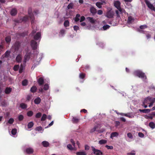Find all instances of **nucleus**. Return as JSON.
Here are the masks:
<instances>
[{
	"instance_id": "nucleus-1",
	"label": "nucleus",
	"mask_w": 155,
	"mask_h": 155,
	"mask_svg": "<svg viewBox=\"0 0 155 155\" xmlns=\"http://www.w3.org/2000/svg\"><path fill=\"white\" fill-rule=\"evenodd\" d=\"M134 74L135 75L142 78H145V79L147 78L146 76L145 75V74L140 71L137 70L134 71Z\"/></svg>"
},
{
	"instance_id": "nucleus-2",
	"label": "nucleus",
	"mask_w": 155,
	"mask_h": 155,
	"mask_svg": "<svg viewBox=\"0 0 155 155\" xmlns=\"http://www.w3.org/2000/svg\"><path fill=\"white\" fill-rule=\"evenodd\" d=\"M114 6L118 10L120 13H122L123 11L120 6L121 3L119 1H115L114 2Z\"/></svg>"
},
{
	"instance_id": "nucleus-3",
	"label": "nucleus",
	"mask_w": 155,
	"mask_h": 155,
	"mask_svg": "<svg viewBox=\"0 0 155 155\" xmlns=\"http://www.w3.org/2000/svg\"><path fill=\"white\" fill-rule=\"evenodd\" d=\"M28 13L29 18L31 20V24L33 25L34 22L35 18L34 15L32 13V11L31 8H29L28 10Z\"/></svg>"
},
{
	"instance_id": "nucleus-4",
	"label": "nucleus",
	"mask_w": 155,
	"mask_h": 155,
	"mask_svg": "<svg viewBox=\"0 0 155 155\" xmlns=\"http://www.w3.org/2000/svg\"><path fill=\"white\" fill-rule=\"evenodd\" d=\"M21 42L18 41H16L15 42L13 46V48L15 51H18L21 46Z\"/></svg>"
},
{
	"instance_id": "nucleus-5",
	"label": "nucleus",
	"mask_w": 155,
	"mask_h": 155,
	"mask_svg": "<svg viewBox=\"0 0 155 155\" xmlns=\"http://www.w3.org/2000/svg\"><path fill=\"white\" fill-rule=\"evenodd\" d=\"M111 9L108 10L107 11L106 16L108 18H112L113 17L114 12V11H111Z\"/></svg>"
},
{
	"instance_id": "nucleus-6",
	"label": "nucleus",
	"mask_w": 155,
	"mask_h": 155,
	"mask_svg": "<svg viewBox=\"0 0 155 155\" xmlns=\"http://www.w3.org/2000/svg\"><path fill=\"white\" fill-rule=\"evenodd\" d=\"M144 2L149 8L155 11V7L152 4L150 3L149 1L147 0H144Z\"/></svg>"
},
{
	"instance_id": "nucleus-7",
	"label": "nucleus",
	"mask_w": 155,
	"mask_h": 155,
	"mask_svg": "<svg viewBox=\"0 0 155 155\" xmlns=\"http://www.w3.org/2000/svg\"><path fill=\"white\" fill-rule=\"evenodd\" d=\"M95 131L98 132L99 133H101L102 131L99 130V127L98 125L95 126L94 127L91 129L90 132L91 133H93Z\"/></svg>"
},
{
	"instance_id": "nucleus-8",
	"label": "nucleus",
	"mask_w": 155,
	"mask_h": 155,
	"mask_svg": "<svg viewBox=\"0 0 155 155\" xmlns=\"http://www.w3.org/2000/svg\"><path fill=\"white\" fill-rule=\"evenodd\" d=\"M94 153L96 155H103V153L100 150L96 149L94 147H92Z\"/></svg>"
},
{
	"instance_id": "nucleus-9",
	"label": "nucleus",
	"mask_w": 155,
	"mask_h": 155,
	"mask_svg": "<svg viewBox=\"0 0 155 155\" xmlns=\"http://www.w3.org/2000/svg\"><path fill=\"white\" fill-rule=\"evenodd\" d=\"M31 45L33 50H35L37 48L38 44L34 40H32L31 41Z\"/></svg>"
},
{
	"instance_id": "nucleus-10",
	"label": "nucleus",
	"mask_w": 155,
	"mask_h": 155,
	"mask_svg": "<svg viewBox=\"0 0 155 155\" xmlns=\"http://www.w3.org/2000/svg\"><path fill=\"white\" fill-rule=\"evenodd\" d=\"M30 58V53H28L26 54L24 58V60L23 62L24 63H26L27 61H29Z\"/></svg>"
},
{
	"instance_id": "nucleus-11",
	"label": "nucleus",
	"mask_w": 155,
	"mask_h": 155,
	"mask_svg": "<svg viewBox=\"0 0 155 155\" xmlns=\"http://www.w3.org/2000/svg\"><path fill=\"white\" fill-rule=\"evenodd\" d=\"M25 151L27 154H31L33 153L34 150L32 148L28 147L26 149Z\"/></svg>"
},
{
	"instance_id": "nucleus-12",
	"label": "nucleus",
	"mask_w": 155,
	"mask_h": 155,
	"mask_svg": "<svg viewBox=\"0 0 155 155\" xmlns=\"http://www.w3.org/2000/svg\"><path fill=\"white\" fill-rule=\"evenodd\" d=\"M90 12L93 15H94L97 12V10L94 7L91 6L90 8Z\"/></svg>"
},
{
	"instance_id": "nucleus-13",
	"label": "nucleus",
	"mask_w": 155,
	"mask_h": 155,
	"mask_svg": "<svg viewBox=\"0 0 155 155\" xmlns=\"http://www.w3.org/2000/svg\"><path fill=\"white\" fill-rule=\"evenodd\" d=\"M34 39L36 40H40L41 38V34L40 32H37L34 36Z\"/></svg>"
},
{
	"instance_id": "nucleus-14",
	"label": "nucleus",
	"mask_w": 155,
	"mask_h": 155,
	"mask_svg": "<svg viewBox=\"0 0 155 155\" xmlns=\"http://www.w3.org/2000/svg\"><path fill=\"white\" fill-rule=\"evenodd\" d=\"M37 82L39 86L42 85L44 83V81L42 77L39 78Z\"/></svg>"
},
{
	"instance_id": "nucleus-15",
	"label": "nucleus",
	"mask_w": 155,
	"mask_h": 155,
	"mask_svg": "<svg viewBox=\"0 0 155 155\" xmlns=\"http://www.w3.org/2000/svg\"><path fill=\"white\" fill-rule=\"evenodd\" d=\"M12 91V88L11 87H7L5 90V93L6 94H9Z\"/></svg>"
},
{
	"instance_id": "nucleus-16",
	"label": "nucleus",
	"mask_w": 155,
	"mask_h": 155,
	"mask_svg": "<svg viewBox=\"0 0 155 155\" xmlns=\"http://www.w3.org/2000/svg\"><path fill=\"white\" fill-rule=\"evenodd\" d=\"M120 114L121 115H124L130 118H132L133 117H134V116L132 115H131L130 113H128L127 114L121 113Z\"/></svg>"
},
{
	"instance_id": "nucleus-17",
	"label": "nucleus",
	"mask_w": 155,
	"mask_h": 155,
	"mask_svg": "<svg viewBox=\"0 0 155 155\" xmlns=\"http://www.w3.org/2000/svg\"><path fill=\"white\" fill-rule=\"evenodd\" d=\"M22 59L21 55V54H18L16 58V60L18 62H20L21 61Z\"/></svg>"
},
{
	"instance_id": "nucleus-18",
	"label": "nucleus",
	"mask_w": 155,
	"mask_h": 155,
	"mask_svg": "<svg viewBox=\"0 0 155 155\" xmlns=\"http://www.w3.org/2000/svg\"><path fill=\"white\" fill-rule=\"evenodd\" d=\"M17 13V11L16 8H13L11 11L10 14L12 16L15 15Z\"/></svg>"
},
{
	"instance_id": "nucleus-19",
	"label": "nucleus",
	"mask_w": 155,
	"mask_h": 155,
	"mask_svg": "<svg viewBox=\"0 0 155 155\" xmlns=\"http://www.w3.org/2000/svg\"><path fill=\"white\" fill-rule=\"evenodd\" d=\"M87 19L92 24H94L95 22V20L93 18L88 17Z\"/></svg>"
},
{
	"instance_id": "nucleus-20",
	"label": "nucleus",
	"mask_w": 155,
	"mask_h": 155,
	"mask_svg": "<svg viewBox=\"0 0 155 155\" xmlns=\"http://www.w3.org/2000/svg\"><path fill=\"white\" fill-rule=\"evenodd\" d=\"M42 144L44 147H48L49 146V143L48 141H44L42 142Z\"/></svg>"
},
{
	"instance_id": "nucleus-21",
	"label": "nucleus",
	"mask_w": 155,
	"mask_h": 155,
	"mask_svg": "<svg viewBox=\"0 0 155 155\" xmlns=\"http://www.w3.org/2000/svg\"><path fill=\"white\" fill-rule=\"evenodd\" d=\"M139 110L141 112H143L145 113L149 112L151 111V109H139Z\"/></svg>"
},
{
	"instance_id": "nucleus-22",
	"label": "nucleus",
	"mask_w": 155,
	"mask_h": 155,
	"mask_svg": "<svg viewBox=\"0 0 155 155\" xmlns=\"http://www.w3.org/2000/svg\"><path fill=\"white\" fill-rule=\"evenodd\" d=\"M119 135V134L117 132H113L111 133L110 135V138H113L114 137H117Z\"/></svg>"
},
{
	"instance_id": "nucleus-23",
	"label": "nucleus",
	"mask_w": 155,
	"mask_h": 155,
	"mask_svg": "<svg viewBox=\"0 0 155 155\" xmlns=\"http://www.w3.org/2000/svg\"><path fill=\"white\" fill-rule=\"evenodd\" d=\"M80 120L79 118L77 117H73L72 121L73 123H77L79 122Z\"/></svg>"
},
{
	"instance_id": "nucleus-24",
	"label": "nucleus",
	"mask_w": 155,
	"mask_h": 155,
	"mask_svg": "<svg viewBox=\"0 0 155 155\" xmlns=\"http://www.w3.org/2000/svg\"><path fill=\"white\" fill-rule=\"evenodd\" d=\"M37 90V88L35 86H32L31 88L30 91L33 93L36 92Z\"/></svg>"
},
{
	"instance_id": "nucleus-25",
	"label": "nucleus",
	"mask_w": 155,
	"mask_h": 155,
	"mask_svg": "<svg viewBox=\"0 0 155 155\" xmlns=\"http://www.w3.org/2000/svg\"><path fill=\"white\" fill-rule=\"evenodd\" d=\"M74 6V4L73 2L70 3L67 7L68 9H72Z\"/></svg>"
},
{
	"instance_id": "nucleus-26",
	"label": "nucleus",
	"mask_w": 155,
	"mask_h": 155,
	"mask_svg": "<svg viewBox=\"0 0 155 155\" xmlns=\"http://www.w3.org/2000/svg\"><path fill=\"white\" fill-rule=\"evenodd\" d=\"M41 101V99L39 97L35 98L34 100V102L36 104H39Z\"/></svg>"
},
{
	"instance_id": "nucleus-27",
	"label": "nucleus",
	"mask_w": 155,
	"mask_h": 155,
	"mask_svg": "<svg viewBox=\"0 0 155 155\" xmlns=\"http://www.w3.org/2000/svg\"><path fill=\"white\" fill-rule=\"evenodd\" d=\"M151 98L149 97H147L144 100V103H145L146 104H148L151 102Z\"/></svg>"
},
{
	"instance_id": "nucleus-28",
	"label": "nucleus",
	"mask_w": 155,
	"mask_h": 155,
	"mask_svg": "<svg viewBox=\"0 0 155 155\" xmlns=\"http://www.w3.org/2000/svg\"><path fill=\"white\" fill-rule=\"evenodd\" d=\"M107 141L105 140H101L99 141V143L101 145L106 144L107 143Z\"/></svg>"
},
{
	"instance_id": "nucleus-29",
	"label": "nucleus",
	"mask_w": 155,
	"mask_h": 155,
	"mask_svg": "<svg viewBox=\"0 0 155 155\" xmlns=\"http://www.w3.org/2000/svg\"><path fill=\"white\" fill-rule=\"evenodd\" d=\"M76 154L77 155H86L87 153L86 152L83 151L77 152L76 153Z\"/></svg>"
},
{
	"instance_id": "nucleus-30",
	"label": "nucleus",
	"mask_w": 155,
	"mask_h": 155,
	"mask_svg": "<svg viewBox=\"0 0 155 155\" xmlns=\"http://www.w3.org/2000/svg\"><path fill=\"white\" fill-rule=\"evenodd\" d=\"M149 126L152 129L155 128V124L153 122H150L149 124Z\"/></svg>"
},
{
	"instance_id": "nucleus-31",
	"label": "nucleus",
	"mask_w": 155,
	"mask_h": 155,
	"mask_svg": "<svg viewBox=\"0 0 155 155\" xmlns=\"http://www.w3.org/2000/svg\"><path fill=\"white\" fill-rule=\"evenodd\" d=\"M134 19L132 17L130 16L128 17L127 22L129 23H131L134 21Z\"/></svg>"
},
{
	"instance_id": "nucleus-32",
	"label": "nucleus",
	"mask_w": 155,
	"mask_h": 155,
	"mask_svg": "<svg viewBox=\"0 0 155 155\" xmlns=\"http://www.w3.org/2000/svg\"><path fill=\"white\" fill-rule=\"evenodd\" d=\"M20 107L23 109H25L27 107V105L24 103H21L20 104Z\"/></svg>"
},
{
	"instance_id": "nucleus-33",
	"label": "nucleus",
	"mask_w": 155,
	"mask_h": 155,
	"mask_svg": "<svg viewBox=\"0 0 155 155\" xmlns=\"http://www.w3.org/2000/svg\"><path fill=\"white\" fill-rule=\"evenodd\" d=\"M80 14H77L76 15L75 17V18H74L75 21L76 22H77V21H78L80 20L79 18L80 17Z\"/></svg>"
},
{
	"instance_id": "nucleus-34",
	"label": "nucleus",
	"mask_w": 155,
	"mask_h": 155,
	"mask_svg": "<svg viewBox=\"0 0 155 155\" xmlns=\"http://www.w3.org/2000/svg\"><path fill=\"white\" fill-rule=\"evenodd\" d=\"M19 68V65L18 64H16L14 66L13 69L15 71H18Z\"/></svg>"
},
{
	"instance_id": "nucleus-35",
	"label": "nucleus",
	"mask_w": 155,
	"mask_h": 155,
	"mask_svg": "<svg viewBox=\"0 0 155 155\" xmlns=\"http://www.w3.org/2000/svg\"><path fill=\"white\" fill-rule=\"evenodd\" d=\"M27 114L28 117H31L33 114V112L32 111L30 110L27 112Z\"/></svg>"
},
{
	"instance_id": "nucleus-36",
	"label": "nucleus",
	"mask_w": 155,
	"mask_h": 155,
	"mask_svg": "<svg viewBox=\"0 0 155 155\" xmlns=\"http://www.w3.org/2000/svg\"><path fill=\"white\" fill-rule=\"evenodd\" d=\"M34 125V123L32 122H30L28 124V128H31Z\"/></svg>"
},
{
	"instance_id": "nucleus-37",
	"label": "nucleus",
	"mask_w": 155,
	"mask_h": 155,
	"mask_svg": "<svg viewBox=\"0 0 155 155\" xmlns=\"http://www.w3.org/2000/svg\"><path fill=\"white\" fill-rule=\"evenodd\" d=\"M64 26L65 27H67L69 26V22L68 20H66L64 23Z\"/></svg>"
},
{
	"instance_id": "nucleus-38",
	"label": "nucleus",
	"mask_w": 155,
	"mask_h": 155,
	"mask_svg": "<svg viewBox=\"0 0 155 155\" xmlns=\"http://www.w3.org/2000/svg\"><path fill=\"white\" fill-rule=\"evenodd\" d=\"M22 84L23 86H25L28 84V81L26 79L23 80L22 82Z\"/></svg>"
},
{
	"instance_id": "nucleus-39",
	"label": "nucleus",
	"mask_w": 155,
	"mask_h": 155,
	"mask_svg": "<svg viewBox=\"0 0 155 155\" xmlns=\"http://www.w3.org/2000/svg\"><path fill=\"white\" fill-rule=\"evenodd\" d=\"M102 3L100 2H97L96 5L98 8H101L102 7Z\"/></svg>"
},
{
	"instance_id": "nucleus-40",
	"label": "nucleus",
	"mask_w": 155,
	"mask_h": 155,
	"mask_svg": "<svg viewBox=\"0 0 155 155\" xmlns=\"http://www.w3.org/2000/svg\"><path fill=\"white\" fill-rule=\"evenodd\" d=\"M5 41L7 43H9L11 41V38L9 36H8L5 38Z\"/></svg>"
},
{
	"instance_id": "nucleus-41",
	"label": "nucleus",
	"mask_w": 155,
	"mask_h": 155,
	"mask_svg": "<svg viewBox=\"0 0 155 155\" xmlns=\"http://www.w3.org/2000/svg\"><path fill=\"white\" fill-rule=\"evenodd\" d=\"M67 148L69 150H74V148H73L72 145L70 144H68L67 145Z\"/></svg>"
},
{
	"instance_id": "nucleus-42",
	"label": "nucleus",
	"mask_w": 155,
	"mask_h": 155,
	"mask_svg": "<svg viewBox=\"0 0 155 155\" xmlns=\"http://www.w3.org/2000/svg\"><path fill=\"white\" fill-rule=\"evenodd\" d=\"M85 74L84 73H81L79 74V77L80 78L83 79L85 78Z\"/></svg>"
},
{
	"instance_id": "nucleus-43",
	"label": "nucleus",
	"mask_w": 155,
	"mask_h": 155,
	"mask_svg": "<svg viewBox=\"0 0 155 155\" xmlns=\"http://www.w3.org/2000/svg\"><path fill=\"white\" fill-rule=\"evenodd\" d=\"M10 51H7L5 53V57H8L10 55Z\"/></svg>"
},
{
	"instance_id": "nucleus-44",
	"label": "nucleus",
	"mask_w": 155,
	"mask_h": 155,
	"mask_svg": "<svg viewBox=\"0 0 155 155\" xmlns=\"http://www.w3.org/2000/svg\"><path fill=\"white\" fill-rule=\"evenodd\" d=\"M12 134L13 135H15L17 133V130L15 128L13 129H12L11 131Z\"/></svg>"
},
{
	"instance_id": "nucleus-45",
	"label": "nucleus",
	"mask_w": 155,
	"mask_h": 155,
	"mask_svg": "<svg viewBox=\"0 0 155 155\" xmlns=\"http://www.w3.org/2000/svg\"><path fill=\"white\" fill-rule=\"evenodd\" d=\"M110 27V26L109 25H106L103 26V28L104 30H105L109 28Z\"/></svg>"
},
{
	"instance_id": "nucleus-46",
	"label": "nucleus",
	"mask_w": 155,
	"mask_h": 155,
	"mask_svg": "<svg viewBox=\"0 0 155 155\" xmlns=\"http://www.w3.org/2000/svg\"><path fill=\"white\" fill-rule=\"evenodd\" d=\"M29 18V16H25L23 18L22 20L23 21H26L28 20Z\"/></svg>"
},
{
	"instance_id": "nucleus-47",
	"label": "nucleus",
	"mask_w": 155,
	"mask_h": 155,
	"mask_svg": "<svg viewBox=\"0 0 155 155\" xmlns=\"http://www.w3.org/2000/svg\"><path fill=\"white\" fill-rule=\"evenodd\" d=\"M49 88V86L47 84H45L44 86L43 89L45 90L46 91Z\"/></svg>"
},
{
	"instance_id": "nucleus-48",
	"label": "nucleus",
	"mask_w": 155,
	"mask_h": 155,
	"mask_svg": "<svg viewBox=\"0 0 155 155\" xmlns=\"http://www.w3.org/2000/svg\"><path fill=\"white\" fill-rule=\"evenodd\" d=\"M47 116L45 114H44L43 115L41 119V120L42 121H44L46 119Z\"/></svg>"
},
{
	"instance_id": "nucleus-49",
	"label": "nucleus",
	"mask_w": 155,
	"mask_h": 155,
	"mask_svg": "<svg viewBox=\"0 0 155 155\" xmlns=\"http://www.w3.org/2000/svg\"><path fill=\"white\" fill-rule=\"evenodd\" d=\"M42 114L41 113L39 112L36 114L35 115V117L36 118H39L41 117Z\"/></svg>"
},
{
	"instance_id": "nucleus-50",
	"label": "nucleus",
	"mask_w": 155,
	"mask_h": 155,
	"mask_svg": "<svg viewBox=\"0 0 155 155\" xmlns=\"http://www.w3.org/2000/svg\"><path fill=\"white\" fill-rule=\"evenodd\" d=\"M24 118V116L22 115H20L18 117V120L20 121L22 120Z\"/></svg>"
},
{
	"instance_id": "nucleus-51",
	"label": "nucleus",
	"mask_w": 155,
	"mask_h": 155,
	"mask_svg": "<svg viewBox=\"0 0 155 155\" xmlns=\"http://www.w3.org/2000/svg\"><path fill=\"white\" fill-rule=\"evenodd\" d=\"M14 121V120L12 118H10L8 120V123L10 124H12Z\"/></svg>"
},
{
	"instance_id": "nucleus-52",
	"label": "nucleus",
	"mask_w": 155,
	"mask_h": 155,
	"mask_svg": "<svg viewBox=\"0 0 155 155\" xmlns=\"http://www.w3.org/2000/svg\"><path fill=\"white\" fill-rule=\"evenodd\" d=\"M127 137L130 139H132L133 137L132 134L130 133H129L127 134Z\"/></svg>"
},
{
	"instance_id": "nucleus-53",
	"label": "nucleus",
	"mask_w": 155,
	"mask_h": 155,
	"mask_svg": "<svg viewBox=\"0 0 155 155\" xmlns=\"http://www.w3.org/2000/svg\"><path fill=\"white\" fill-rule=\"evenodd\" d=\"M23 70V67L22 64H21V67L19 70V72L20 74L22 73Z\"/></svg>"
},
{
	"instance_id": "nucleus-54",
	"label": "nucleus",
	"mask_w": 155,
	"mask_h": 155,
	"mask_svg": "<svg viewBox=\"0 0 155 155\" xmlns=\"http://www.w3.org/2000/svg\"><path fill=\"white\" fill-rule=\"evenodd\" d=\"M105 147H106L107 149L112 150L113 149V147L112 146H109L107 145L105 146Z\"/></svg>"
},
{
	"instance_id": "nucleus-55",
	"label": "nucleus",
	"mask_w": 155,
	"mask_h": 155,
	"mask_svg": "<svg viewBox=\"0 0 155 155\" xmlns=\"http://www.w3.org/2000/svg\"><path fill=\"white\" fill-rule=\"evenodd\" d=\"M42 128L41 126L37 127L36 128V130L38 131H40L42 130Z\"/></svg>"
},
{
	"instance_id": "nucleus-56",
	"label": "nucleus",
	"mask_w": 155,
	"mask_h": 155,
	"mask_svg": "<svg viewBox=\"0 0 155 155\" xmlns=\"http://www.w3.org/2000/svg\"><path fill=\"white\" fill-rule=\"evenodd\" d=\"M73 28H74V30H75L76 31H77L79 29V28L78 26L75 25L74 26Z\"/></svg>"
},
{
	"instance_id": "nucleus-57",
	"label": "nucleus",
	"mask_w": 155,
	"mask_h": 155,
	"mask_svg": "<svg viewBox=\"0 0 155 155\" xmlns=\"http://www.w3.org/2000/svg\"><path fill=\"white\" fill-rule=\"evenodd\" d=\"M138 136L140 137H143L144 136V134L141 132H139L138 133Z\"/></svg>"
},
{
	"instance_id": "nucleus-58",
	"label": "nucleus",
	"mask_w": 155,
	"mask_h": 155,
	"mask_svg": "<svg viewBox=\"0 0 155 155\" xmlns=\"http://www.w3.org/2000/svg\"><path fill=\"white\" fill-rule=\"evenodd\" d=\"M147 28V26L146 25H141L140 26V29H143L145 28Z\"/></svg>"
},
{
	"instance_id": "nucleus-59",
	"label": "nucleus",
	"mask_w": 155,
	"mask_h": 155,
	"mask_svg": "<svg viewBox=\"0 0 155 155\" xmlns=\"http://www.w3.org/2000/svg\"><path fill=\"white\" fill-rule=\"evenodd\" d=\"M70 141H71V143H72L73 146L74 147H75V143L74 141V140L73 139H71L70 140Z\"/></svg>"
},
{
	"instance_id": "nucleus-60",
	"label": "nucleus",
	"mask_w": 155,
	"mask_h": 155,
	"mask_svg": "<svg viewBox=\"0 0 155 155\" xmlns=\"http://www.w3.org/2000/svg\"><path fill=\"white\" fill-rule=\"evenodd\" d=\"M37 30V29H35H35H33L32 31V32L31 33V35L32 36H33L34 35V34H35Z\"/></svg>"
},
{
	"instance_id": "nucleus-61",
	"label": "nucleus",
	"mask_w": 155,
	"mask_h": 155,
	"mask_svg": "<svg viewBox=\"0 0 155 155\" xmlns=\"http://www.w3.org/2000/svg\"><path fill=\"white\" fill-rule=\"evenodd\" d=\"M85 19V18L84 16H82L80 19V22H81L84 21Z\"/></svg>"
},
{
	"instance_id": "nucleus-62",
	"label": "nucleus",
	"mask_w": 155,
	"mask_h": 155,
	"mask_svg": "<svg viewBox=\"0 0 155 155\" xmlns=\"http://www.w3.org/2000/svg\"><path fill=\"white\" fill-rule=\"evenodd\" d=\"M103 12L102 10H99L97 11V14L99 15H101L102 14Z\"/></svg>"
},
{
	"instance_id": "nucleus-63",
	"label": "nucleus",
	"mask_w": 155,
	"mask_h": 155,
	"mask_svg": "<svg viewBox=\"0 0 155 155\" xmlns=\"http://www.w3.org/2000/svg\"><path fill=\"white\" fill-rule=\"evenodd\" d=\"M31 98V95H28L27 97V100L28 101L30 100Z\"/></svg>"
},
{
	"instance_id": "nucleus-64",
	"label": "nucleus",
	"mask_w": 155,
	"mask_h": 155,
	"mask_svg": "<svg viewBox=\"0 0 155 155\" xmlns=\"http://www.w3.org/2000/svg\"><path fill=\"white\" fill-rule=\"evenodd\" d=\"M89 147L87 145H86L85 146V150H88L89 149Z\"/></svg>"
}]
</instances>
